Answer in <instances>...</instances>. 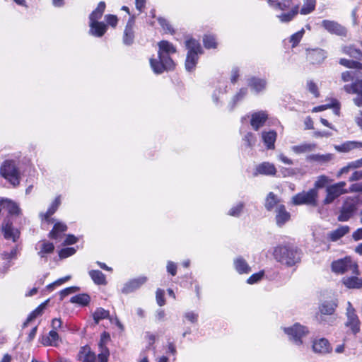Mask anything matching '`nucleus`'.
<instances>
[{"instance_id":"nucleus-1","label":"nucleus","mask_w":362,"mask_h":362,"mask_svg":"<svg viewBox=\"0 0 362 362\" xmlns=\"http://www.w3.org/2000/svg\"><path fill=\"white\" fill-rule=\"evenodd\" d=\"M274 258L281 264L292 266L300 260L298 250L293 247L279 246L274 249Z\"/></svg>"},{"instance_id":"nucleus-2","label":"nucleus","mask_w":362,"mask_h":362,"mask_svg":"<svg viewBox=\"0 0 362 362\" xmlns=\"http://www.w3.org/2000/svg\"><path fill=\"white\" fill-rule=\"evenodd\" d=\"M185 46L188 49L185 61V68L187 71H192L197 63L198 54L202 53V49L199 42L192 38L186 40Z\"/></svg>"},{"instance_id":"nucleus-3","label":"nucleus","mask_w":362,"mask_h":362,"mask_svg":"<svg viewBox=\"0 0 362 362\" xmlns=\"http://www.w3.org/2000/svg\"><path fill=\"white\" fill-rule=\"evenodd\" d=\"M0 175L13 186L20 183V171L13 160H7L3 163L0 168Z\"/></svg>"},{"instance_id":"nucleus-4","label":"nucleus","mask_w":362,"mask_h":362,"mask_svg":"<svg viewBox=\"0 0 362 362\" xmlns=\"http://www.w3.org/2000/svg\"><path fill=\"white\" fill-rule=\"evenodd\" d=\"M318 191L316 189H310L308 191H303L293 196L291 203L293 205H309L316 206L317 205Z\"/></svg>"},{"instance_id":"nucleus-5","label":"nucleus","mask_w":362,"mask_h":362,"mask_svg":"<svg viewBox=\"0 0 362 362\" xmlns=\"http://www.w3.org/2000/svg\"><path fill=\"white\" fill-rule=\"evenodd\" d=\"M332 271L338 274H342L351 271L354 274H358V265L353 262L350 257H346L334 261L331 264Z\"/></svg>"},{"instance_id":"nucleus-6","label":"nucleus","mask_w":362,"mask_h":362,"mask_svg":"<svg viewBox=\"0 0 362 362\" xmlns=\"http://www.w3.org/2000/svg\"><path fill=\"white\" fill-rule=\"evenodd\" d=\"M346 185V183L342 181L327 187L326 189L327 195L323 200L324 204H329L341 194L351 192L350 189L349 190L345 189Z\"/></svg>"},{"instance_id":"nucleus-7","label":"nucleus","mask_w":362,"mask_h":362,"mask_svg":"<svg viewBox=\"0 0 362 362\" xmlns=\"http://www.w3.org/2000/svg\"><path fill=\"white\" fill-rule=\"evenodd\" d=\"M284 329L285 333L289 337L290 340L296 345H301L303 344V338L308 334V328L298 323L293 325L291 327H286Z\"/></svg>"},{"instance_id":"nucleus-8","label":"nucleus","mask_w":362,"mask_h":362,"mask_svg":"<svg viewBox=\"0 0 362 362\" xmlns=\"http://www.w3.org/2000/svg\"><path fill=\"white\" fill-rule=\"evenodd\" d=\"M357 203V197H347L340 211L338 220L339 221H347L356 211Z\"/></svg>"},{"instance_id":"nucleus-9","label":"nucleus","mask_w":362,"mask_h":362,"mask_svg":"<svg viewBox=\"0 0 362 362\" xmlns=\"http://www.w3.org/2000/svg\"><path fill=\"white\" fill-rule=\"evenodd\" d=\"M151 67L155 74H159L164 71L174 69L175 64L171 58L158 57V59H150Z\"/></svg>"},{"instance_id":"nucleus-10","label":"nucleus","mask_w":362,"mask_h":362,"mask_svg":"<svg viewBox=\"0 0 362 362\" xmlns=\"http://www.w3.org/2000/svg\"><path fill=\"white\" fill-rule=\"evenodd\" d=\"M1 230L4 238L6 240H11L13 242L16 243L20 238V230L13 226L12 222L8 218H6L4 221Z\"/></svg>"},{"instance_id":"nucleus-11","label":"nucleus","mask_w":362,"mask_h":362,"mask_svg":"<svg viewBox=\"0 0 362 362\" xmlns=\"http://www.w3.org/2000/svg\"><path fill=\"white\" fill-rule=\"evenodd\" d=\"M347 305V321L345 325L347 327H350L354 334H356L360 330V321L351 303L348 302Z\"/></svg>"},{"instance_id":"nucleus-12","label":"nucleus","mask_w":362,"mask_h":362,"mask_svg":"<svg viewBox=\"0 0 362 362\" xmlns=\"http://www.w3.org/2000/svg\"><path fill=\"white\" fill-rule=\"evenodd\" d=\"M344 90L349 94H356L354 98V103L358 107L362 106V80H357L351 84H346L344 86Z\"/></svg>"},{"instance_id":"nucleus-13","label":"nucleus","mask_w":362,"mask_h":362,"mask_svg":"<svg viewBox=\"0 0 362 362\" xmlns=\"http://www.w3.org/2000/svg\"><path fill=\"white\" fill-rule=\"evenodd\" d=\"M322 26L331 34L346 36L347 33L344 26L334 21L323 20L322 21Z\"/></svg>"},{"instance_id":"nucleus-14","label":"nucleus","mask_w":362,"mask_h":362,"mask_svg":"<svg viewBox=\"0 0 362 362\" xmlns=\"http://www.w3.org/2000/svg\"><path fill=\"white\" fill-rule=\"evenodd\" d=\"M35 250L37 251V255L40 258L47 259V256L53 253L54 245L48 240H42L36 244Z\"/></svg>"},{"instance_id":"nucleus-15","label":"nucleus","mask_w":362,"mask_h":362,"mask_svg":"<svg viewBox=\"0 0 362 362\" xmlns=\"http://www.w3.org/2000/svg\"><path fill=\"white\" fill-rule=\"evenodd\" d=\"M147 281L146 276H139L127 281L122 289V293L128 294L139 288Z\"/></svg>"},{"instance_id":"nucleus-16","label":"nucleus","mask_w":362,"mask_h":362,"mask_svg":"<svg viewBox=\"0 0 362 362\" xmlns=\"http://www.w3.org/2000/svg\"><path fill=\"white\" fill-rule=\"evenodd\" d=\"M326 57V52L322 49H313L307 50V60L313 64H318L322 63Z\"/></svg>"},{"instance_id":"nucleus-17","label":"nucleus","mask_w":362,"mask_h":362,"mask_svg":"<svg viewBox=\"0 0 362 362\" xmlns=\"http://www.w3.org/2000/svg\"><path fill=\"white\" fill-rule=\"evenodd\" d=\"M268 119V115L265 111H259L254 112L251 115L250 124L254 130L257 131Z\"/></svg>"},{"instance_id":"nucleus-18","label":"nucleus","mask_w":362,"mask_h":362,"mask_svg":"<svg viewBox=\"0 0 362 362\" xmlns=\"http://www.w3.org/2000/svg\"><path fill=\"white\" fill-rule=\"evenodd\" d=\"M276 224L281 227L284 226L287 221L290 220L291 214L288 211H286V207L283 204H279L276 208Z\"/></svg>"},{"instance_id":"nucleus-19","label":"nucleus","mask_w":362,"mask_h":362,"mask_svg":"<svg viewBox=\"0 0 362 362\" xmlns=\"http://www.w3.org/2000/svg\"><path fill=\"white\" fill-rule=\"evenodd\" d=\"M158 57L170 58V54L176 52V48L168 41L162 40L158 42Z\"/></svg>"},{"instance_id":"nucleus-20","label":"nucleus","mask_w":362,"mask_h":362,"mask_svg":"<svg viewBox=\"0 0 362 362\" xmlns=\"http://www.w3.org/2000/svg\"><path fill=\"white\" fill-rule=\"evenodd\" d=\"M247 85L255 93H259L265 90L267 81L263 78L251 77L247 80Z\"/></svg>"},{"instance_id":"nucleus-21","label":"nucleus","mask_w":362,"mask_h":362,"mask_svg":"<svg viewBox=\"0 0 362 362\" xmlns=\"http://www.w3.org/2000/svg\"><path fill=\"white\" fill-rule=\"evenodd\" d=\"M313 349L315 353L325 354L330 352L332 349L329 341L325 338H321L313 341Z\"/></svg>"},{"instance_id":"nucleus-22","label":"nucleus","mask_w":362,"mask_h":362,"mask_svg":"<svg viewBox=\"0 0 362 362\" xmlns=\"http://www.w3.org/2000/svg\"><path fill=\"white\" fill-rule=\"evenodd\" d=\"M334 158L332 153L326 154H310L307 156L306 160L308 162H315L317 164L324 165L330 162Z\"/></svg>"},{"instance_id":"nucleus-23","label":"nucleus","mask_w":362,"mask_h":362,"mask_svg":"<svg viewBox=\"0 0 362 362\" xmlns=\"http://www.w3.org/2000/svg\"><path fill=\"white\" fill-rule=\"evenodd\" d=\"M350 231V228L348 226H341L336 230L330 231L327 234L328 240L332 242L337 241Z\"/></svg>"},{"instance_id":"nucleus-24","label":"nucleus","mask_w":362,"mask_h":362,"mask_svg":"<svg viewBox=\"0 0 362 362\" xmlns=\"http://www.w3.org/2000/svg\"><path fill=\"white\" fill-rule=\"evenodd\" d=\"M134 21L133 18H131L128 21L126 28L124 31V36H123V42L127 45H132L134 42Z\"/></svg>"},{"instance_id":"nucleus-25","label":"nucleus","mask_w":362,"mask_h":362,"mask_svg":"<svg viewBox=\"0 0 362 362\" xmlns=\"http://www.w3.org/2000/svg\"><path fill=\"white\" fill-rule=\"evenodd\" d=\"M89 26L90 34L98 37H102L107 30V25L103 22H90Z\"/></svg>"},{"instance_id":"nucleus-26","label":"nucleus","mask_w":362,"mask_h":362,"mask_svg":"<svg viewBox=\"0 0 362 362\" xmlns=\"http://www.w3.org/2000/svg\"><path fill=\"white\" fill-rule=\"evenodd\" d=\"M0 206L2 209H6L10 215H18L20 214L21 209L18 204L10 199H1Z\"/></svg>"},{"instance_id":"nucleus-27","label":"nucleus","mask_w":362,"mask_h":362,"mask_svg":"<svg viewBox=\"0 0 362 362\" xmlns=\"http://www.w3.org/2000/svg\"><path fill=\"white\" fill-rule=\"evenodd\" d=\"M276 136V132L273 130L262 132V141L268 149H274L275 148L274 144Z\"/></svg>"},{"instance_id":"nucleus-28","label":"nucleus","mask_w":362,"mask_h":362,"mask_svg":"<svg viewBox=\"0 0 362 362\" xmlns=\"http://www.w3.org/2000/svg\"><path fill=\"white\" fill-rule=\"evenodd\" d=\"M334 148L339 152L346 153L355 148H362V142L349 141L341 145H336Z\"/></svg>"},{"instance_id":"nucleus-29","label":"nucleus","mask_w":362,"mask_h":362,"mask_svg":"<svg viewBox=\"0 0 362 362\" xmlns=\"http://www.w3.org/2000/svg\"><path fill=\"white\" fill-rule=\"evenodd\" d=\"M315 148L316 144L313 143H303L291 147V151L297 155L313 151Z\"/></svg>"},{"instance_id":"nucleus-30","label":"nucleus","mask_w":362,"mask_h":362,"mask_svg":"<svg viewBox=\"0 0 362 362\" xmlns=\"http://www.w3.org/2000/svg\"><path fill=\"white\" fill-rule=\"evenodd\" d=\"M256 171L257 173L266 175H274L276 173L274 165L269 162H264L258 165L256 168Z\"/></svg>"},{"instance_id":"nucleus-31","label":"nucleus","mask_w":362,"mask_h":362,"mask_svg":"<svg viewBox=\"0 0 362 362\" xmlns=\"http://www.w3.org/2000/svg\"><path fill=\"white\" fill-rule=\"evenodd\" d=\"M78 358L81 362H95L96 357L93 352L91 351L89 346H83L79 351Z\"/></svg>"},{"instance_id":"nucleus-32","label":"nucleus","mask_w":362,"mask_h":362,"mask_svg":"<svg viewBox=\"0 0 362 362\" xmlns=\"http://www.w3.org/2000/svg\"><path fill=\"white\" fill-rule=\"evenodd\" d=\"M233 264L235 270L240 274H248L251 272V267L242 257H238L235 259Z\"/></svg>"},{"instance_id":"nucleus-33","label":"nucleus","mask_w":362,"mask_h":362,"mask_svg":"<svg viewBox=\"0 0 362 362\" xmlns=\"http://www.w3.org/2000/svg\"><path fill=\"white\" fill-rule=\"evenodd\" d=\"M61 204V198L60 196H58L56 197L54 201L52 203L49 208L47 209V212L44 214H41L42 220L46 221L47 222L49 223L52 220L50 218V216L55 213V211L57 210L58 207Z\"/></svg>"},{"instance_id":"nucleus-34","label":"nucleus","mask_w":362,"mask_h":362,"mask_svg":"<svg viewBox=\"0 0 362 362\" xmlns=\"http://www.w3.org/2000/svg\"><path fill=\"white\" fill-rule=\"evenodd\" d=\"M268 3L274 9L286 11L291 6V0H268Z\"/></svg>"},{"instance_id":"nucleus-35","label":"nucleus","mask_w":362,"mask_h":362,"mask_svg":"<svg viewBox=\"0 0 362 362\" xmlns=\"http://www.w3.org/2000/svg\"><path fill=\"white\" fill-rule=\"evenodd\" d=\"M59 340V337L57 331L51 330L48 335L42 338V344L45 346H57Z\"/></svg>"},{"instance_id":"nucleus-36","label":"nucleus","mask_w":362,"mask_h":362,"mask_svg":"<svg viewBox=\"0 0 362 362\" xmlns=\"http://www.w3.org/2000/svg\"><path fill=\"white\" fill-rule=\"evenodd\" d=\"M342 282L348 288H362V279L357 276L345 277L342 279Z\"/></svg>"},{"instance_id":"nucleus-37","label":"nucleus","mask_w":362,"mask_h":362,"mask_svg":"<svg viewBox=\"0 0 362 362\" xmlns=\"http://www.w3.org/2000/svg\"><path fill=\"white\" fill-rule=\"evenodd\" d=\"M280 200L278 198V197L274 193V192H269L266 199H265V203L264 206L266 209L269 211H271L274 209L275 206L279 205Z\"/></svg>"},{"instance_id":"nucleus-38","label":"nucleus","mask_w":362,"mask_h":362,"mask_svg":"<svg viewBox=\"0 0 362 362\" xmlns=\"http://www.w3.org/2000/svg\"><path fill=\"white\" fill-rule=\"evenodd\" d=\"M105 9V3L100 1L97 8L90 14V22H97L101 18Z\"/></svg>"},{"instance_id":"nucleus-39","label":"nucleus","mask_w":362,"mask_h":362,"mask_svg":"<svg viewBox=\"0 0 362 362\" xmlns=\"http://www.w3.org/2000/svg\"><path fill=\"white\" fill-rule=\"evenodd\" d=\"M48 300L41 303L37 308H36L28 317L25 322L23 323V327H26L28 324L35 319L37 317L42 315L44 310L46 308Z\"/></svg>"},{"instance_id":"nucleus-40","label":"nucleus","mask_w":362,"mask_h":362,"mask_svg":"<svg viewBox=\"0 0 362 362\" xmlns=\"http://www.w3.org/2000/svg\"><path fill=\"white\" fill-rule=\"evenodd\" d=\"M342 52L351 57L358 60H362V52L353 45L344 46L342 47Z\"/></svg>"},{"instance_id":"nucleus-41","label":"nucleus","mask_w":362,"mask_h":362,"mask_svg":"<svg viewBox=\"0 0 362 362\" xmlns=\"http://www.w3.org/2000/svg\"><path fill=\"white\" fill-rule=\"evenodd\" d=\"M67 229V226L60 222H58L54 224L52 230L49 233V238L52 239H58L61 237V234L66 231Z\"/></svg>"},{"instance_id":"nucleus-42","label":"nucleus","mask_w":362,"mask_h":362,"mask_svg":"<svg viewBox=\"0 0 362 362\" xmlns=\"http://www.w3.org/2000/svg\"><path fill=\"white\" fill-rule=\"evenodd\" d=\"M110 317L109 310H105L103 308H98L93 313V318L95 324H98L99 322L104 319H108Z\"/></svg>"},{"instance_id":"nucleus-43","label":"nucleus","mask_w":362,"mask_h":362,"mask_svg":"<svg viewBox=\"0 0 362 362\" xmlns=\"http://www.w3.org/2000/svg\"><path fill=\"white\" fill-rule=\"evenodd\" d=\"M298 12V6H294L287 13H283L278 15L277 17L282 23H287L291 21Z\"/></svg>"},{"instance_id":"nucleus-44","label":"nucleus","mask_w":362,"mask_h":362,"mask_svg":"<svg viewBox=\"0 0 362 362\" xmlns=\"http://www.w3.org/2000/svg\"><path fill=\"white\" fill-rule=\"evenodd\" d=\"M90 300V298L88 294L82 293L76 295L71 298L70 302L72 303H76L81 305H87Z\"/></svg>"},{"instance_id":"nucleus-45","label":"nucleus","mask_w":362,"mask_h":362,"mask_svg":"<svg viewBox=\"0 0 362 362\" xmlns=\"http://www.w3.org/2000/svg\"><path fill=\"white\" fill-rule=\"evenodd\" d=\"M89 275L94 283L98 285H103L106 282L105 275L99 270H91L89 272Z\"/></svg>"},{"instance_id":"nucleus-46","label":"nucleus","mask_w":362,"mask_h":362,"mask_svg":"<svg viewBox=\"0 0 362 362\" xmlns=\"http://www.w3.org/2000/svg\"><path fill=\"white\" fill-rule=\"evenodd\" d=\"M337 305L333 302H325L320 307V313L323 315H332L335 310Z\"/></svg>"},{"instance_id":"nucleus-47","label":"nucleus","mask_w":362,"mask_h":362,"mask_svg":"<svg viewBox=\"0 0 362 362\" xmlns=\"http://www.w3.org/2000/svg\"><path fill=\"white\" fill-rule=\"evenodd\" d=\"M315 0H304V4L300 9V13L303 15L311 13L315 7Z\"/></svg>"},{"instance_id":"nucleus-48","label":"nucleus","mask_w":362,"mask_h":362,"mask_svg":"<svg viewBox=\"0 0 362 362\" xmlns=\"http://www.w3.org/2000/svg\"><path fill=\"white\" fill-rule=\"evenodd\" d=\"M103 339H101V341L100 343V353L98 354V362H107L108 361V357L110 355L109 350L107 347L103 346Z\"/></svg>"},{"instance_id":"nucleus-49","label":"nucleus","mask_w":362,"mask_h":362,"mask_svg":"<svg viewBox=\"0 0 362 362\" xmlns=\"http://www.w3.org/2000/svg\"><path fill=\"white\" fill-rule=\"evenodd\" d=\"M204 47L207 49L216 48V41L213 35H205L203 39Z\"/></svg>"},{"instance_id":"nucleus-50","label":"nucleus","mask_w":362,"mask_h":362,"mask_svg":"<svg viewBox=\"0 0 362 362\" xmlns=\"http://www.w3.org/2000/svg\"><path fill=\"white\" fill-rule=\"evenodd\" d=\"M243 141L245 142V146L247 147H252L255 145L256 142V137L252 132H247L244 138Z\"/></svg>"},{"instance_id":"nucleus-51","label":"nucleus","mask_w":362,"mask_h":362,"mask_svg":"<svg viewBox=\"0 0 362 362\" xmlns=\"http://www.w3.org/2000/svg\"><path fill=\"white\" fill-rule=\"evenodd\" d=\"M244 207V204L242 202L238 203L237 205L233 206L228 211V214L231 216H238L242 212Z\"/></svg>"},{"instance_id":"nucleus-52","label":"nucleus","mask_w":362,"mask_h":362,"mask_svg":"<svg viewBox=\"0 0 362 362\" xmlns=\"http://www.w3.org/2000/svg\"><path fill=\"white\" fill-rule=\"evenodd\" d=\"M329 180L328 177L325 175H320L317 177V180L315 182V188L317 190V189L322 188L326 184L329 182Z\"/></svg>"},{"instance_id":"nucleus-53","label":"nucleus","mask_w":362,"mask_h":362,"mask_svg":"<svg viewBox=\"0 0 362 362\" xmlns=\"http://www.w3.org/2000/svg\"><path fill=\"white\" fill-rule=\"evenodd\" d=\"M304 30H301L291 36L290 42L292 43V47H296L303 37Z\"/></svg>"},{"instance_id":"nucleus-54","label":"nucleus","mask_w":362,"mask_h":362,"mask_svg":"<svg viewBox=\"0 0 362 362\" xmlns=\"http://www.w3.org/2000/svg\"><path fill=\"white\" fill-rule=\"evenodd\" d=\"M158 21L159 24L161 25V27L165 32H168L171 34L174 33L173 28H172L171 25L167 20L163 18H158Z\"/></svg>"},{"instance_id":"nucleus-55","label":"nucleus","mask_w":362,"mask_h":362,"mask_svg":"<svg viewBox=\"0 0 362 362\" xmlns=\"http://www.w3.org/2000/svg\"><path fill=\"white\" fill-rule=\"evenodd\" d=\"M263 276H264L263 271H261L258 273L253 274L252 276H250L247 279V283L249 284H255V283L258 282L259 281H260L262 279Z\"/></svg>"},{"instance_id":"nucleus-56","label":"nucleus","mask_w":362,"mask_h":362,"mask_svg":"<svg viewBox=\"0 0 362 362\" xmlns=\"http://www.w3.org/2000/svg\"><path fill=\"white\" fill-rule=\"evenodd\" d=\"M247 90L245 88H241L239 92L234 96L233 99V105L231 107V110L233 108L235 104L239 100H242L247 94Z\"/></svg>"},{"instance_id":"nucleus-57","label":"nucleus","mask_w":362,"mask_h":362,"mask_svg":"<svg viewBox=\"0 0 362 362\" xmlns=\"http://www.w3.org/2000/svg\"><path fill=\"white\" fill-rule=\"evenodd\" d=\"M75 252L76 250L74 247L64 248L59 251V255L61 258H66L74 255Z\"/></svg>"},{"instance_id":"nucleus-58","label":"nucleus","mask_w":362,"mask_h":362,"mask_svg":"<svg viewBox=\"0 0 362 362\" xmlns=\"http://www.w3.org/2000/svg\"><path fill=\"white\" fill-rule=\"evenodd\" d=\"M355 77V72L346 71L341 74V80L344 82H349L354 80Z\"/></svg>"},{"instance_id":"nucleus-59","label":"nucleus","mask_w":362,"mask_h":362,"mask_svg":"<svg viewBox=\"0 0 362 362\" xmlns=\"http://www.w3.org/2000/svg\"><path fill=\"white\" fill-rule=\"evenodd\" d=\"M339 64L346 68L354 69L356 66V61L349 60L346 59H341L339 60Z\"/></svg>"},{"instance_id":"nucleus-60","label":"nucleus","mask_w":362,"mask_h":362,"mask_svg":"<svg viewBox=\"0 0 362 362\" xmlns=\"http://www.w3.org/2000/svg\"><path fill=\"white\" fill-rule=\"evenodd\" d=\"M105 21L107 23L112 27H115L117 24V17L115 15H106L105 16Z\"/></svg>"},{"instance_id":"nucleus-61","label":"nucleus","mask_w":362,"mask_h":362,"mask_svg":"<svg viewBox=\"0 0 362 362\" xmlns=\"http://www.w3.org/2000/svg\"><path fill=\"white\" fill-rule=\"evenodd\" d=\"M156 300H157V303L160 306H162L165 304L164 291L163 290L158 288L156 291Z\"/></svg>"},{"instance_id":"nucleus-62","label":"nucleus","mask_w":362,"mask_h":362,"mask_svg":"<svg viewBox=\"0 0 362 362\" xmlns=\"http://www.w3.org/2000/svg\"><path fill=\"white\" fill-rule=\"evenodd\" d=\"M78 289L79 288L78 287H75V286L69 287L65 289H63L60 292L61 298H64V297L67 296L68 295L78 291Z\"/></svg>"},{"instance_id":"nucleus-63","label":"nucleus","mask_w":362,"mask_h":362,"mask_svg":"<svg viewBox=\"0 0 362 362\" xmlns=\"http://www.w3.org/2000/svg\"><path fill=\"white\" fill-rule=\"evenodd\" d=\"M307 86L309 91L312 93L315 97H317L319 95L317 87L314 82H313L312 81H308L307 83Z\"/></svg>"},{"instance_id":"nucleus-64","label":"nucleus","mask_w":362,"mask_h":362,"mask_svg":"<svg viewBox=\"0 0 362 362\" xmlns=\"http://www.w3.org/2000/svg\"><path fill=\"white\" fill-rule=\"evenodd\" d=\"M185 317L192 323H195L197 321L198 315L194 312H187L185 314Z\"/></svg>"}]
</instances>
